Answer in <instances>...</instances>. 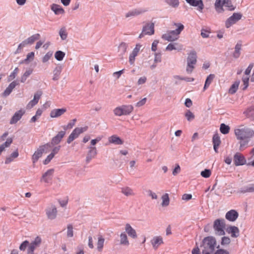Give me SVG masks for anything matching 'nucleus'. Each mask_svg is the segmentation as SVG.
<instances>
[{
    "mask_svg": "<svg viewBox=\"0 0 254 254\" xmlns=\"http://www.w3.org/2000/svg\"><path fill=\"white\" fill-rule=\"evenodd\" d=\"M235 134L238 140H240V150H243L249 144L251 139L254 136V130L252 129L243 127L235 130Z\"/></svg>",
    "mask_w": 254,
    "mask_h": 254,
    "instance_id": "1",
    "label": "nucleus"
},
{
    "mask_svg": "<svg viewBox=\"0 0 254 254\" xmlns=\"http://www.w3.org/2000/svg\"><path fill=\"white\" fill-rule=\"evenodd\" d=\"M200 247L203 248L202 254H211L217 247L215 238L213 236H207L204 238Z\"/></svg>",
    "mask_w": 254,
    "mask_h": 254,
    "instance_id": "2",
    "label": "nucleus"
},
{
    "mask_svg": "<svg viewBox=\"0 0 254 254\" xmlns=\"http://www.w3.org/2000/svg\"><path fill=\"white\" fill-rule=\"evenodd\" d=\"M214 6L216 11L219 13L224 11L223 6L227 7L229 11H233L236 9V6L233 5L231 0H216Z\"/></svg>",
    "mask_w": 254,
    "mask_h": 254,
    "instance_id": "3",
    "label": "nucleus"
},
{
    "mask_svg": "<svg viewBox=\"0 0 254 254\" xmlns=\"http://www.w3.org/2000/svg\"><path fill=\"white\" fill-rule=\"evenodd\" d=\"M187 66L186 71L188 73H191L194 68V65L197 62V55L195 51H191L187 59Z\"/></svg>",
    "mask_w": 254,
    "mask_h": 254,
    "instance_id": "4",
    "label": "nucleus"
},
{
    "mask_svg": "<svg viewBox=\"0 0 254 254\" xmlns=\"http://www.w3.org/2000/svg\"><path fill=\"white\" fill-rule=\"evenodd\" d=\"M225 220L224 219H217L213 223V228L215 230V234L222 236L225 234L224 229L225 228Z\"/></svg>",
    "mask_w": 254,
    "mask_h": 254,
    "instance_id": "5",
    "label": "nucleus"
},
{
    "mask_svg": "<svg viewBox=\"0 0 254 254\" xmlns=\"http://www.w3.org/2000/svg\"><path fill=\"white\" fill-rule=\"evenodd\" d=\"M87 128V127H76L74 128L67 139L66 142L68 144H70L73 140L77 138L80 134L86 131Z\"/></svg>",
    "mask_w": 254,
    "mask_h": 254,
    "instance_id": "6",
    "label": "nucleus"
},
{
    "mask_svg": "<svg viewBox=\"0 0 254 254\" xmlns=\"http://www.w3.org/2000/svg\"><path fill=\"white\" fill-rule=\"evenodd\" d=\"M242 17V14L240 12L234 13L232 16L229 17L225 21V26L229 28L232 25L235 24Z\"/></svg>",
    "mask_w": 254,
    "mask_h": 254,
    "instance_id": "7",
    "label": "nucleus"
},
{
    "mask_svg": "<svg viewBox=\"0 0 254 254\" xmlns=\"http://www.w3.org/2000/svg\"><path fill=\"white\" fill-rule=\"evenodd\" d=\"M57 209L56 206L52 204L46 209V215L48 219L51 220L55 219L57 215Z\"/></svg>",
    "mask_w": 254,
    "mask_h": 254,
    "instance_id": "8",
    "label": "nucleus"
},
{
    "mask_svg": "<svg viewBox=\"0 0 254 254\" xmlns=\"http://www.w3.org/2000/svg\"><path fill=\"white\" fill-rule=\"evenodd\" d=\"M234 163L236 166L243 165L246 164V159L244 156L240 153L237 152L234 156Z\"/></svg>",
    "mask_w": 254,
    "mask_h": 254,
    "instance_id": "9",
    "label": "nucleus"
},
{
    "mask_svg": "<svg viewBox=\"0 0 254 254\" xmlns=\"http://www.w3.org/2000/svg\"><path fill=\"white\" fill-rule=\"evenodd\" d=\"M54 173V169H51L47 170L42 176L41 181H44L46 183H50L52 180Z\"/></svg>",
    "mask_w": 254,
    "mask_h": 254,
    "instance_id": "10",
    "label": "nucleus"
},
{
    "mask_svg": "<svg viewBox=\"0 0 254 254\" xmlns=\"http://www.w3.org/2000/svg\"><path fill=\"white\" fill-rule=\"evenodd\" d=\"M25 110L23 109H20L19 111L16 112L11 118V120H10V124L12 125L16 124L18 121H19L21 119V118L25 114Z\"/></svg>",
    "mask_w": 254,
    "mask_h": 254,
    "instance_id": "11",
    "label": "nucleus"
},
{
    "mask_svg": "<svg viewBox=\"0 0 254 254\" xmlns=\"http://www.w3.org/2000/svg\"><path fill=\"white\" fill-rule=\"evenodd\" d=\"M142 32L145 33V34L152 35L154 33V23H147L142 27Z\"/></svg>",
    "mask_w": 254,
    "mask_h": 254,
    "instance_id": "12",
    "label": "nucleus"
},
{
    "mask_svg": "<svg viewBox=\"0 0 254 254\" xmlns=\"http://www.w3.org/2000/svg\"><path fill=\"white\" fill-rule=\"evenodd\" d=\"M174 25L176 26L177 28L175 30H169L168 31L170 34L173 35V36L178 39L179 34L184 29V26L180 23H174Z\"/></svg>",
    "mask_w": 254,
    "mask_h": 254,
    "instance_id": "13",
    "label": "nucleus"
},
{
    "mask_svg": "<svg viewBox=\"0 0 254 254\" xmlns=\"http://www.w3.org/2000/svg\"><path fill=\"white\" fill-rule=\"evenodd\" d=\"M128 44L125 42H122L118 47L119 57L121 60L124 59V56L127 52Z\"/></svg>",
    "mask_w": 254,
    "mask_h": 254,
    "instance_id": "14",
    "label": "nucleus"
},
{
    "mask_svg": "<svg viewBox=\"0 0 254 254\" xmlns=\"http://www.w3.org/2000/svg\"><path fill=\"white\" fill-rule=\"evenodd\" d=\"M66 112V108L55 109L50 112V117L52 118H58Z\"/></svg>",
    "mask_w": 254,
    "mask_h": 254,
    "instance_id": "15",
    "label": "nucleus"
},
{
    "mask_svg": "<svg viewBox=\"0 0 254 254\" xmlns=\"http://www.w3.org/2000/svg\"><path fill=\"white\" fill-rule=\"evenodd\" d=\"M19 84V83L16 81H13L11 82L8 87L5 89L2 94L3 97H6L10 95L12 90L15 87V86Z\"/></svg>",
    "mask_w": 254,
    "mask_h": 254,
    "instance_id": "16",
    "label": "nucleus"
},
{
    "mask_svg": "<svg viewBox=\"0 0 254 254\" xmlns=\"http://www.w3.org/2000/svg\"><path fill=\"white\" fill-rule=\"evenodd\" d=\"M146 11V10L142 9L141 8L133 9L129 11L126 14V17L128 18L129 17L137 16L144 13Z\"/></svg>",
    "mask_w": 254,
    "mask_h": 254,
    "instance_id": "17",
    "label": "nucleus"
},
{
    "mask_svg": "<svg viewBox=\"0 0 254 254\" xmlns=\"http://www.w3.org/2000/svg\"><path fill=\"white\" fill-rule=\"evenodd\" d=\"M65 134V131H60L51 140L52 145H57L60 143L62 138L64 137Z\"/></svg>",
    "mask_w": 254,
    "mask_h": 254,
    "instance_id": "18",
    "label": "nucleus"
},
{
    "mask_svg": "<svg viewBox=\"0 0 254 254\" xmlns=\"http://www.w3.org/2000/svg\"><path fill=\"white\" fill-rule=\"evenodd\" d=\"M239 214L235 210L228 211L225 215L226 219L232 222L235 221L238 217Z\"/></svg>",
    "mask_w": 254,
    "mask_h": 254,
    "instance_id": "19",
    "label": "nucleus"
},
{
    "mask_svg": "<svg viewBox=\"0 0 254 254\" xmlns=\"http://www.w3.org/2000/svg\"><path fill=\"white\" fill-rule=\"evenodd\" d=\"M226 231L229 234H231V237L237 238L239 236L240 231L239 228L235 226H230L226 229Z\"/></svg>",
    "mask_w": 254,
    "mask_h": 254,
    "instance_id": "20",
    "label": "nucleus"
},
{
    "mask_svg": "<svg viewBox=\"0 0 254 254\" xmlns=\"http://www.w3.org/2000/svg\"><path fill=\"white\" fill-rule=\"evenodd\" d=\"M187 2L193 6H198L199 11H201L204 8V4L202 0H186Z\"/></svg>",
    "mask_w": 254,
    "mask_h": 254,
    "instance_id": "21",
    "label": "nucleus"
},
{
    "mask_svg": "<svg viewBox=\"0 0 254 254\" xmlns=\"http://www.w3.org/2000/svg\"><path fill=\"white\" fill-rule=\"evenodd\" d=\"M151 243L153 249L156 250L161 244L163 243V239L160 236L154 237L151 240Z\"/></svg>",
    "mask_w": 254,
    "mask_h": 254,
    "instance_id": "22",
    "label": "nucleus"
},
{
    "mask_svg": "<svg viewBox=\"0 0 254 254\" xmlns=\"http://www.w3.org/2000/svg\"><path fill=\"white\" fill-rule=\"evenodd\" d=\"M125 230L129 237L132 239L137 238V236L135 230L132 228L129 224H126L125 226Z\"/></svg>",
    "mask_w": 254,
    "mask_h": 254,
    "instance_id": "23",
    "label": "nucleus"
},
{
    "mask_svg": "<svg viewBox=\"0 0 254 254\" xmlns=\"http://www.w3.org/2000/svg\"><path fill=\"white\" fill-rule=\"evenodd\" d=\"M254 192V184L242 187L237 191V193H245L246 192Z\"/></svg>",
    "mask_w": 254,
    "mask_h": 254,
    "instance_id": "24",
    "label": "nucleus"
},
{
    "mask_svg": "<svg viewBox=\"0 0 254 254\" xmlns=\"http://www.w3.org/2000/svg\"><path fill=\"white\" fill-rule=\"evenodd\" d=\"M212 142L213 144V148L215 152H218V147L221 143L220 137L218 133H215L213 135L212 138Z\"/></svg>",
    "mask_w": 254,
    "mask_h": 254,
    "instance_id": "25",
    "label": "nucleus"
},
{
    "mask_svg": "<svg viewBox=\"0 0 254 254\" xmlns=\"http://www.w3.org/2000/svg\"><path fill=\"white\" fill-rule=\"evenodd\" d=\"M44 152L43 151V149H41V148L39 146L37 150L34 152L32 157V160L33 163H36L38 159L42 156L43 153Z\"/></svg>",
    "mask_w": 254,
    "mask_h": 254,
    "instance_id": "26",
    "label": "nucleus"
},
{
    "mask_svg": "<svg viewBox=\"0 0 254 254\" xmlns=\"http://www.w3.org/2000/svg\"><path fill=\"white\" fill-rule=\"evenodd\" d=\"M120 245L128 247L129 245V242L127 238V236L125 232H122L120 235Z\"/></svg>",
    "mask_w": 254,
    "mask_h": 254,
    "instance_id": "27",
    "label": "nucleus"
},
{
    "mask_svg": "<svg viewBox=\"0 0 254 254\" xmlns=\"http://www.w3.org/2000/svg\"><path fill=\"white\" fill-rule=\"evenodd\" d=\"M42 242L41 238L37 236L34 240V241H33L29 246L28 249H30L31 251H34L35 249L39 247L40 245L41 244Z\"/></svg>",
    "mask_w": 254,
    "mask_h": 254,
    "instance_id": "28",
    "label": "nucleus"
},
{
    "mask_svg": "<svg viewBox=\"0 0 254 254\" xmlns=\"http://www.w3.org/2000/svg\"><path fill=\"white\" fill-rule=\"evenodd\" d=\"M242 43L241 41H239L235 46V51L233 54V57L235 59H238L241 55V50L242 49Z\"/></svg>",
    "mask_w": 254,
    "mask_h": 254,
    "instance_id": "29",
    "label": "nucleus"
},
{
    "mask_svg": "<svg viewBox=\"0 0 254 254\" xmlns=\"http://www.w3.org/2000/svg\"><path fill=\"white\" fill-rule=\"evenodd\" d=\"M63 67L62 66H56L53 70V80L54 81L58 80L60 78V74L62 72Z\"/></svg>",
    "mask_w": 254,
    "mask_h": 254,
    "instance_id": "30",
    "label": "nucleus"
},
{
    "mask_svg": "<svg viewBox=\"0 0 254 254\" xmlns=\"http://www.w3.org/2000/svg\"><path fill=\"white\" fill-rule=\"evenodd\" d=\"M244 114H245L247 118H250L252 120L254 121V106L248 108L244 111Z\"/></svg>",
    "mask_w": 254,
    "mask_h": 254,
    "instance_id": "31",
    "label": "nucleus"
},
{
    "mask_svg": "<svg viewBox=\"0 0 254 254\" xmlns=\"http://www.w3.org/2000/svg\"><path fill=\"white\" fill-rule=\"evenodd\" d=\"M51 9L57 15L64 13V9L60 5L57 4H53L51 6Z\"/></svg>",
    "mask_w": 254,
    "mask_h": 254,
    "instance_id": "32",
    "label": "nucleus"
},
{
    "mask_svg": "<svg viewBox=\"0 0 254 254\" xmlns=\"http://www.w3.org/2000/svg\"><path fill=\"white\" fill-rule=\"evenodd\" d=\"M110 143L117 145H121L123 143V141L116 135H113L109 138Z\"/></svg>",
    "mask_w": 254,
    "mask_h": 254,
    "instance_id": "33",
    "label": "nucleus"
},
{
    "mask_svg": "<svg viewBox=\"0 0 254 254\" xmlns=\"http://www.w3.org/2000/svg\"><path fill=\"white\" fill-rule=\"evenodd\" d=\"M124 115H128L130 114L133 110V107L132 105H122L121 106Z\"/></svg>",
    "mask_w": 254,
    "mask_h": 254,
    "instance_id": "34",
    "label": "nucleus"
},
{
    "mask_svg": "<svg viewBox=\"0 0 254 254\" xmlns=\"http://www.w3.org/2000/svg\"><path fill=\"white\" fill-rule=\"evenodd\" d=\"M19 155V153L18 150H16L13 153H12L8 157H7L5 160V164H8L12 162L14 159L17 158Z\"/></svg>",
    "mask_w": 254,
    "mask_h": 254,
    "instance_id": "35",
    "label": "nucleus"
},
{
    "mask_svg": "<svg viewBox=\"0 0 254 254\" xmlns=\"http://www.w3.org/2000/svg\"><path fill=\"white\" fill-rule=\"evenodd\" d=\"M162 38L170 42H173L178 39V38L173 36L168 31H167L166 33L162 35Z\"/></svg>",
    "mask_w": 254,
    "mask_h": 254,
    "instance_id": "36",
    "label": "nucleus"
},
{
    "mask_svg": "<svg viewBox=\"0 0 254 254\" xmlns=\"http://www.w3.org/2000/svg\"><path fill=\"white\" fill-rule=\"evenodd\" d=\"M240 80L236 81L230 87L229 90V93L231 94H235L239 87V85L240 84Z\"/></svg>",
    "mask_w": 254,
    "mask_h": 254,
    "instance_id": "37",
    "label": "nucleus"
},
{
    "mask_svg": "<svg viewBox=\"0 0 254 254\" xmlns=\"http://www.w3.org/2000/svg\"><path fill=\"white\" fill-rule=\"evenodd\" d=\"M214 78L215 75L214 74H210L207 77L203 87L204 90H205L208 87Z\"/></svg>",
    "mask_w": 254,
    "mask_h": 254,
    "instance_id": "38",
    "label": "nucleus"
},
{
    "mask_svg": "<svg viewBox=\"0 0 254 254\" xmlns=\"http://www.w3.org/2000/svg\"><path fill=\"white\" fill-rule=\"evenodd\" d=\"M59 34L62 40L66 39L67 37V32L65 27H63L60 29Z\"/></svg>",
    "mask_w": 254,
    "mask_h": 254,
    "instance_id": "39",
    "label": "nucleus"
},
{
    "mask_svg": "<svg viewBox=\"0 0 254 254\" xmlns=\"http://www.w3.org/2000/svg\"><path fill=\"white\" fill-rule=\"evenodd\" d=\"M122 192L127 196L134 195L133 190L129 187L122 188Z\"/></svg>",
    "mask_w": 254,
    "mask_h": 254,
    "instance_id": "40",
    "label": "nucleus"
},
{
    "mask_svg": "<svg viewBox=\"0 0 254 254\" xmlns=\"http://www.w3.org/2000/svg\"><path fill=\"white\" fill-rule=\"evenodd\" d=\"M165 2L173 8L178 7L180 3L179 0H165Z\"/></svg>",
    "mask_w": 254,
    "mask_h": 254,
    "instance_id": "41",
    "label": "nucleus"
},
{
    "mask_svg": "<svg viewBox=\"0 0 254 254\" xmlns=\"http://www.w3.org/2000/svg\"><path fill=\"white\" fill-rule=\"evenodd\" d=\"M230 129V127L224 123L220 125V131L224 134L228 133L229 132Z\"/></svg>",
    "mask_w": 254,
    "mask_h": 254,
    "instance_id": "42",
    "label": "nucleus"
},
{
    "mask_svg": "<svg viewBox=\"0 0 254 254\" xmlns=\"http://www.w3.org/2000/svg\"><path fill=\"white\" fill-rule=\"evenodd\" d=\"M65 55V53L62 51H58L55 54V59L59 61H61L63 60Z\"/></svg>",
    "mask_w": 254,
    "mask_h": 254,
    "instance_id": "43",
    "label": "nucleus"
},
{
    "mask_svg": "<svg viewBox=\"0 0 254 254\" xmlns=\"http://www.w3.org/2000/svg\"><path fill=\"white\" fill-rule=\"evenodd\" d=\"M104 241L105 239L102 237V236H100L98 237L97 242V250H98V251H102L104 246Z\"/></svg>",
    "mask_w": 254,
    "mask_h": 254,
    "instance_id": "44",
    "label": "nucleus"
},
{
    "mask_svg": "<svg viewBox=\"0 0 254 254\" xmlns=\"http://www.w3.org/2000/svg\"><path fill=\"white\" fill-rule=\"evenodd\" d=\"M162 202L161 205L162 206H167L169 204L170 199L168 194L165 193L162 196Z\"/></svg>",
    "mask_w": 254,
    "mask_h": 254,
    "instance_id": "45",
    "label": "nucleus"
},
{
    "mask_svg": "<svg viewBox=\"0 0 254 254\" xmlns=\"http://www.w3.org/2000/svg\"><path fill=\"white\" fill-rule=\"evenodd\" d=\"M178 45L177 43H170L168 45V46L166 48V51H172L173 50H182V46H180L179 48H176L175 47V45Z\"/></svg>",
    "mask_w": 254,
    "mask_h": 254,
    "instance_id": "46",
    "label": "nucleus"
},
{
    "mask_svg": "<svg viewBox=\"0 0 254 254\" xmlns=\"http://www.w3.org/2000/svg\"><path fill=\"white\" fill-rule=\"evenodd\" d=\"M88 148L89 150L88 152L87 155L94 158L97 154L96 148L95 147L90 146L88 147Z\"/></svg>",
    "mask_w": 254,
    "mask_h": 254,
    "instance_id": "47",
    "label": "nucleus"
},
{
    "mask_svg": "<svg viewBox=\"0 0 254 254\" xmlns=\"http://www.w3.org/2000/svg\"><path fill=\"white\" fill-rule=\"evenodd\" d=\"M32 70L31 69L26 70L21 76L20 81L24 83L26 81L27 78L32 73Z\"/></svg>",
    "mask_w": 254,
    "mask_h": 254,
    "instance_id": "48",
    "label": "nucleus"
},
{
    "mask_svg": "<svg viewBox=\"0 0 254 254\" xmlns=\"http://www.w3.org/2000/svg\"><path fill=\"white\" fill-rule=\"evenodd\" d=\"M54 145L52 144V142L51 143H47L43 145L40 146V147L41 148V149H43V151L46 153H47L49 152L53 146Z\"/></svg>",
    "mask_w": 254,
    "mask_h": 254,
    "instance_id": "49",
    "label": "nucleus"
},
{
    "mask_svg": "<svg viewBox=\"0 0 254 254\" xmlns=\"http://www.w3.org/2000/svg\"><path fill=\"white\" fill-rule=\"evenodd\" d=\"M73 236V226L72 224H68L67 226V237L71 238Z\"/></svg>",
    "mask_w": 254,
    "mask_h": 254,
    "instance_id": "50",
    "label": "nucleus"
},
{
    "mask_svg": "<svg viewBox=\"0 0 254 254\" xmlns=\"http://www.w3.org/2000/svg\"><path fill=\"white\" fill-rule=\"evenodd\" d=\"M187 120L189 122L191 121L194 119V115L189 110H188L185 115Z\"/></svg>",
    "mask_w": 254,
    "mask_h": 254,
    "instance_id": "51",
    "label": "nucleus"
},
{
    "mask_svg": "<svg viewBox=\"0 0 254 254\" xmlns=\"http://www.w3.org/2000/svg\"><path fill=\"white\" fill-rule=\"evenodd\" d=\"M28 44L27 43V41L25 40L24 41H22L18 46V48L16 51L15 52V54H18L21 52V50L23 48L25 47Z\"/></svg>",
    "mask_w": 254,
    "mask_h": 254,
    "instance_id": "52",
    "label": "nucleus"
},
{
    "mask_svg": "<svg viewBox=\"0 0 254 254\" xmlns=\"http://www.w3.org/2000/svg\"><path fill=\"white\" fill-rule=\"evenodd\" d=\"M13 139L12 138H8L6 141L0 145V147L4 150L5 147H8L12 143Z\"/></svg>",
    "mask_w": 254,
    "mask_h": 254,
    "instance_id": "53",
    "label": "nucleus"
},
{
    "mask_svg": "<svg viewBox=\"0 0 254 254\" xmlns=\"http://www.w3.org/2000/svg\"><path fill=\"white\" fill-rule=\"evenodd\" d=\"M211 174V170L210 169H205L204 170L201 172V176L205 178H209Z\"/></svg>",
    "mask_w": 254,
    "mask_h": 254,
    "instance_id": "54",
    "label": "nucleus"
},
{
    "mask_svg": "<svg viewBox=\"0 0 254 254\" xmlns=\"http://www.w3.org/2000/svg\"><path fill=\"white\" fill-rule=\"evenodd\" d=\"M18 68L16 67L13 72L10 74V75L8 77V81H10L15 78L17 74V73L18 72Z\"/></svg>",
    "mask_w": 254,
    "mask_h": 254,
    "instance_id": "55",
    "label": "nucleus"
},
{
    "mask_svg": "<svg viewBox=\"0 0 254 254\" xmlns=\"http://www.w3.org/2000/svg\"><path fill=\"white\" fill-rule=\"evenodd\" d=\"M113 112L115 115L117 116H121L124 115L121 106L117 107L115 108L113 110Z\"/></svg>",
    "mask_w": 254,
    "mask_h": 254,
    "instance_id": "56",
    "label": "nucleus"
},
{
    "mask_svg": "<svg viewBox=\"0 0 254 254\" xmlns=\"http://www.w3.org/2000/svg\"><path fill=\"white\" fill-rule=\"evenodd\" d=\"M53 55V52L49 51L48 52L43 58V63H46L48 62Z\"/></svg>",
    "mask_w": 254,
    "mask_h": 254,
    "instance_id": "57",
    "label": "nucleus"
},
{
    "mask_svg": "<svg viewBox=\"0 0 254 254\" xmlns=\"http://www.w3.org/2000/svg\"><path fill=\"white\" fill-rule=\"evenodd\" d=\"M242 81L244 83V87L243 88V90H245L249 86V77L246 76V77H242Z\"/></svg>",
    "mask_w": 254,
    "mask_h": 254,
    "instance_id": "58",
    "label": "nucleus"
},
{
    "mask_svg": "<svg viewBox=\"0 0 254 254\" xmlns=\"http://www.w3.org/2000/svg\"><path fill=\"white\" fill-rule=\"evenodd\" d=\"M219 245L216 247V248L218 249V250L215 252L214 254H229V252L227 250L222 249H219Z\"/></svg>",
    "mask_w": 254,
    "mask_h": 254,
    "instance_id": "59",
    "label": "nucleus"
},
{
    "mask_svg": "<svg viewBox=\"0 0 254 254\" xmlns=\"http://www.w3.org/2000/svg\"><path fill=\"white\" fill-rule=\"evenodd\" d=\"M231 242V240L228 237H223L221 239V244L222 245H229Z\"/></svg>",
    "mask_w": 254,
    "mask_h": 254,
    "instance_id": "60",
    "label": "nucleus"
},
{
    "mask_svg": "<svg viewBox=\"0 0 254 254\" xmlns=\"http://www.w3.org/2000/svg\"><path fill=\"white\" fill-rule=\"evenodd\" d=\"M55 156L53 154L50 153L45 159V160L43 161V163L45 165L48 164L51 160L54 158Z\"/></svg>",
    "mask_w": 254,
    "mask_h": 254,
    "instance_id": "61",
    "label": "nucleus"
},
{
    "mask_svg": "<svg viewBox=\"0 0 254 254\" xmlns=\"http://www.w3.org/2000/svg\"><path fill=\"white\" fill-rule=\"evenodd\" d=\"M181 172V168L179 164H176L175 168L173 170L172 174L176 176Z\"/></svg>",
    "mask_w": 254,
    "mask_h": 254,
    "instance_id": "62",
    "label": "nucleus"
},
{
    "mask_svg": "<svg viewBox=\"0 0 254 254\" xmlns=\"http://www.w3.org/2000/svg\"><path fill=\"white\" fill-rule=\"evenodd\" d=\"M42 95V91L41 90L37 91L34 94V100L37 101L38 102L39 99L40 98L41 95Z\"/></svg>",
    "mask_w": 254,
    "mask_h": 254,
    "instance_id": "63",
    "label": "nucleus"
},
{
    "mask_svg": "<svg viewBox=\"0 0 254 254\" xmlns=\"http://www.w3.org/2000/svg\"><path fill=\"white\" fill-rule=\"evenodd\" d=\"M209 33L210 32L208 30L202 29L201 30V36L204 38H208L209 37Z\"/></svg>",
    "mask_w": 254,
    "mask_h": 254,
    "instance_id": "64",
    "label": "nucleus"
}]
</instances>
